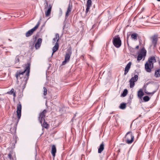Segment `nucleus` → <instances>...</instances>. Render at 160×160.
Instances as JSON below:
<instances>
[{
    "label": "nucleus",
    "mask_w": 160,
    "mask_h": 160,
    "mask_svg": "<svg viewBox=\"0 0 160 160\" xmlns=\"http://www.w3.org/2000/svg\"><path fill=\"white\" fill-rule=\"evenodd\" d=\"M30 72V64L28 63V65L25 68L23 71L18 70L15 76L17 79V82H18L19 79L23 78L22 83H24V85L27 83L29 76Z\"/></svg>",
    "instance_id": "f257e3e1"
},
{
    "label": "nucleus",
    "mask_w": 160,
    "mask_h": 160,
    "mask_svg": "<svg viewBox=\"0 0 160 160\" xmlns=\"http://www.w3.org/2000/svg\"><path fill=\"white\" fill-rule=\"evenodd\" d=\"M156 62L155 58L154 56L148 58L145 65V69L147 72H151V69L153 67V63Z\"/></svg>",
    "instance_id": "f03ea898"
},
{
    "label": "nucleus",
    "mask_w": 160,
    "mask_h": 160,
    "mask_svg": "<svg viewBox=\"0 0 160 160\" xmlns=\"http://www.w3.org/2000/svg\"><path fill=\"white\" fill-rule=\"evenodd\" d=\"M47 112L46 110H44L41 113H40L38 117V120L40 123L42 124V126L46 128L48 127V124L46 122H45L44 118L45 116V114Z\"/></svg>",
    "instance_id": "7ed1b4c3"
},
{
    "label": "nucleus",
    "mask_w": 160,
    "mask_h": 160,
    "mask_svg": "<svg viewBox=\"0 0 160 160\" xmlns=\"http://www.w3.org/2000/svg\"><path fill=\"white\" fill-rule=\"evenodd\" d=\"M126 138V142L128 144H131L133 142L134 136L131 132H128L125 135Z\"/></svg>",
    "instance_id": "20e7f679"
},
{
    "label": "nucleus",
    "mask_w": 160,
    "mask_h": 160,
    "mask_svg": "<svg viewBox=\"0 0 160 160\" xmlns=\"http://www.w3.org/2000/svg\"><path fill=\"white\" fill-rule=\"evenodd\" d=\"M146 50L145 48H142L138 56L137 60L138 61L141 60L143 57H144L146 55Z\"/></svg>",
    "instance_id": "39448f33"
},
{
    "label": "nucleus",
    "mask_w": 160,
    "mask_h": 160,
    "mask_svg": "<svg viewBox=\"0 0 160 160\" xmlns=\"http://www.w3.org/2000/svg\"><path fill=\"white\" fill-rule=\"evenodd\" d=\"M138 76L137 75H135L134 77H132L129 81L130 87L132 88L135 85V82L138 80Z\"/></svg>",
    "instance_id": "423d86ee"
},
{
    "label": "nucleus",
    "mask_w": 160,
    "mask_h": 160,
    "mask_svg": "<svg viewBox=\"0 0 160 160\" xmlns=\"http://www.w3.org/2000/svg\"><path fill=\"white\" fill-rule=\"evenodd\" d=\"M39 22H38L37 25L32 28L28 31L25 34L26 37H28L31 36L33 34V32L38 28L39 26Z\"/></svg>",
    "instance_id": "0eeeda50"
},
{
    "label": "nucleus",
    "mask_w": 160,
    "mask_h": 160,
    "mask_svg": "<svg viewBox=\"0 0 160 160\" xmlns=\"http://www.w3.org/2000/svg\"><path fill=\"white\" fill-rule=\"evenodd\" d=\"M17 112L18 118V121L21 118V115L22 105L20 102H19V103L17 105Z\"/></svg>",
    "instance_id": "6e6552de"
},
{
    "label": "nucleus",
    "mask_w": 160,
    "mask_h": 160,
    "mask_svg": "<svg viewBox=\"0 0 160 160\" xmlns=\"http://www.w3.org/2000/svg\"><path fill=\"white\" fill-rule=\"evenodd\" d=\"M47 7L48 8L47 10L45 12V16L47 17L49 16L51 12L52 8V5L51 4L48 5V3H47Z\"/></svg>",
    "instance_id": "1a4fd4ad"
},
{
    "label": "nucleus",
    "mask_w": 160,
    "mask_h": 160,
    "mask_svg": "<svg viewBox=\"0 0 160 160\" xmlns=\"http://www.w3.org/2000/svg\"><path fill=\"white\" fill-rule=\"evenodd\" d=\"M58 41H57V42L55 43L54 42L53 43H55V45L52 48V55L59 48V44L58 43Z\"/></svg>",
    "instance_id": "9d476101"
},
{
    "label": "nucleus",
    "mask_w": 160,
    "mask_h": 160,
    "mask_svg": "<svg viewBox=\"0 0 160 160\" xmlns=\"http://www.w3.org/2000/svg\"><path fill=\"white\" fill-rule=\"evenodd\" d=\"M113 43L115 47L117 48H118L121 45V41H113Z\"/></svg>",
    "instance_id": "9b49d317"
},
{
    "label": "nucleus",
    "mask_w": 160,
    "mask_h": 160,
    "mask_svg": "<svg viewBox=\"0 0 160 160\" xmlns=\"http://www.w3.org/2000/svg\"><path fill=\"white\" fill-rule=\"evenodd\" d=\"M70 57V54L69 53H67L65 56V60L63 62L62 65H65L67 62H68Z\"/></svg>",
    "instance_id": "f8f14e48"
},
{
    "label": "nucleus",
    "mask_w": 160,
    "mask_h": 160,
    "mask_svg": "<svg viewBox=\"0 0 160 160\" xmlns=\"http://www.w3.org/2000/svg\"><path fill=\"white\" fill-rule=\"evenodd\" d=\"M72 5H71L70 3L69 4L68 6V8L67 9V12L66 13L65 17L66 18H67L69 16V13L71 11L72 9Z\"/></svg>",
    "instance_id": "ddd939ff"
},
{
    "label": "nucleus",
    "mask_w": 160,
    "mask_h": 160,
    "mask_svg": "<svg viewBox=\"0 0 160 160\" xmlns=\"http://www.w3.org/2000/svg\"><path fill=\"white\" fill-rule=\"evenodd\" d=\"M132 63L131 62H129L126 65L125 69L124 74L125 75H126L128 73L129 70L131 66V65Z\"/></svg>",
    "instance_id": "4468645a"
},
{
    "label": "nucleus",
    "mask_w": 160,
    "mask_h": 160,
    "mask_svg": "<svg viewBox=\"0 0 160 160\" xmlns=\"http://www.w3.org/2000/svg\"><path fill=\"white\" fill-rule=\"evenodd\" d=\"M131 38L132 39L135 40L137 39H141L140 37L138 34L136 33H133L131 34Z\"/></svg>",
    "instance_id": "2eb2a0df"
},
{
    "label": "nucleus",
    "mask_w": 160,
    "mask_h": 160,
    "mask_svg": "<svg viewBox=\"0 0 160 160\" xmlns=\"http://www.w3.org/2000/svg\"><path fill=\"white\" fill-rule=\"evenodd\" d=\"M150 39L151 40H158V39H160V36L157 34H155L151 37Z\"/></svg>",
    "instance_id": "dca6fc26"
},
{
    "label": "nucleus",
    "mask_w": 160,
    "mask_h": 160,
    "mask_svg": "<svg viewBox=\"0 0 160 160\" xmlns=\"http://www.w3.org/2000/svg\"><path fill=\"white\" fill-rule=\"evenodd\" d=\"M104 144L103 142L100 145L99 148L98 149V153H101L104 149Z\"/></svg>",
    "instance_id": "f3484780"
},
{
    "label": "nucleus",
    "mask_w": 160,
    "mask_h": 160,
    "mask_svg": "<svg viewBox=\"0 0 160 160\" xmlns=\"http://www.w3.org/2000/svg\"><path fill=\"white\" fill-rule=\"evenodd\" d=\"M42 41H37V42L36 43L35 47L36 49L39 48L41 45L42 43Z\"/></svg>",
    "instance_id": "a211bd4d"
},
{
    "label": "nucleus",
    "mask_w": 160,
    "mask_h": 160,
    "mask_svg": "<svg viewBox=\"0 0 160 160\" xmlns=\"http://www.w3.org/2000/svg\"><path fill=\"white\" fill-rule=\"evenodd\" d=\"M56 152V149L55 146L54 145H53L52 146V154L53 157H55Z\"/></svg>",
    "instance_id": "6ab92c4d"
},
{
    "label": "nucleus",
    "mask_w": 160,
    "mask_h": 160,
    "mask_svg": "<svg viewBox=\"0 0 160 160\" xmlns=\"http://www.w3.org/2000/svg\"><path fill=\"white\" fill-rule=\"evenodd\" d=\"M144 93L141 89L139 90L138 92V95L139 98H141L144 95Z\"/></svg>",
    "instance_id": "aec40b11"
},
{
    "label": "nucleus",
    "mask_w": 160,
    "mask_h": 160,
    "mask_svg": "<svg viewBox=\"0 0 160 160\" xmlns=\"http://www.w3.org/2000/svg\"><path fill=\"white\" fill-rule=\"evenodd\" d=\"M155 76L157 78L160 77V69L156 70L155 72Z\"/></svg>",
    "instance_id": "412c9836"
},
{
    "label": "nucleus",
    "mask_w": 160,
    "mask_h": 160,
    "mask_svg": "<svg viewBox=\"0 0 160 160\" xmlns=\"http://www.w3.org/2000/svg\"><path fill=\"white\" fill-rule=\"evenodd\" d=\"M119 107L122 109H124L126 107V104L125 103H122L120 104Z\"/></svg>",
    "instance_id": "4be33fe9"
},
{
    "label": "nucleus",
    "mask_w": 160,
    "mask_h": 160,
    "mask_svg": "<svg viewBox=\"0 0 160 160\" xmlns=\"http://www.w3.org/2000/svg\"><path fill=\"white\" fill-rule=\"evenodd\" d=\"M128 90L127 89H125L122 93L121 94V96L124 97H125L128 93Z\"/></svg>",
    "instance_id": "5701e85b"
},
{
    "label": "nucleus",
    "mask_w": 160,
    "mask_h": 160,
    "mask_svg": "<svg viewBox=\"0 0 160 160\" xmlns=\"http://www.w3.org/2000/svg\"><path fill=\"white\" fill-rule=\"evenodd\" d=\"M19 56H17L15 58V63H19Z\"/></svg>",
    "instance_id": "b1692460"
},
{
    "label": "nucleus",
    "mask_w": 160,
    "mask_h": 160,
    "mask_svg": "<svg viewBox=\"0 0 160 160\" xmlns=\"http://www.w3.org/2000/svg\"><path fill=\"white\" fill-rule=\"evenodd\" d=\"M92 1L91 0H88L87 2V6L91 7V6Z\"/></svg>",
    "instance_id": "393cba45"
},
{
    "label": "nucleus",
    "mask_w": 160,
    "mask_h": 160,
    "mask_svg": "<svg viewBox=\"0 0 160 160\" xmlns=\"http://www.w3.org/2000/svg\"><path fill=\"white\" fill-rule=\"evenodd\" d=\"M143 99L145 102H147L149 100L150 98L148 96H145L143 98Z\"/></svg>",
    "instance_id": "a878e982"
},
{
    "label": "nucleus",
    "mask_w": 160,
    "mask_h": 160,
    "mask_svg": "<svg viewBox=\"0 0 160 160\" xmlns=\"http://www.w3.org/2000/svg\"><path fill=\"white\" fill-rule=\"evenodd\" d=\"M59 34L57 33L55 35V37L54 38L53 40H59Z\"/></svg>",
    "instance_id": "bb28decb"
},
{
    "label": "nucleus",
    "mask_w": 160,
    "mask_h": 160,
    "mask_svg": "<svg viewBox=\"0 0 160 160\" xmlns=\"http://www.w3.org/2000/svg\"><path fill=\"white\" fill-rule=\"evenodd\" d=\"M144 92H145L148 95H152L154 94V93L155 92V91H154L153 92H149L147 91L146 89L144 90Z\"/></svg>",
    "instance_id": "cd10ccee"
},
{
    "label": "nucleus",
    "mask_w": 160,
    "mask_h": 160,
    "mask_svg": "<svg viewBox=\"0 0 160 160\" xmlns=\"http://www.w3.org/2000/svg\"><path fill=\"white\" fill-rule=\"evenodd\" d=\"M157 43V41H152V44L151 45V46H153L154 47H155Z\"/></svg>",
    "instance_id": "c85d7f7f"
},
{
    "label": "nucleus",
    "mask_w": 160,
    "mask_h": 160,
    "mask_svg": "<svg viewBox=\"0 0 160 160\" xmlns=\"http://www.w3.org/2000/svg\"><path fill=\"white\" fill-rule=\"evenodd\" d=\"M14 89L12 88L11 90L7 92V93L10 95L12 94L14 92Z\"/></svg>",
    "instance_id": "c756f323"
},
{
    "label": "nucleus",
    "mask_w": 160,
    "mask_h": 160,
    "mask_svg": "<svg viewBox=\"0 0 160 160\" xmlns=\"http://www.w3.org/2000/svg\"><path fill=\"white\" fill-rule=\"evenodd\" d=\"M43 95L44 96L46 95L47 94V89L45 87H44L43 88Z\"/></svg>",
    "instance_id": "7c9ffc66"
},
{
    "label": "nucleus",
    "mask_w": 160,
    "mask_h": 160,
    "mask_svg": "<svg viewBox=\"0 0 160 160\" xmlns=\"http://www.w3.org/2000/svg\"><path fill=\"white\" fill-rule=\"evenodd\" d=\"M112 40H120V38L118 36H115Z\"/></svg>",
    "instance_id": "2f4dec72"
},
{
    "label": "nucleus",
    "mask_w": 160,
    "mask_h": 160,
    "mask_svg": "<svg viewBox=\"0 0 160 160\" xmlns=\"http://www.w3.org/2000/svg\"><path fill=\"white\" fill-rule=\"evenodd\" d=\"M8 157L10 159V160H13V158L12 157V155L10 153H9L8 154Z\"/></svg>",
    "instance_id": "473e14b6"
},
{
    "label": "nucleus",
    "mask_w": 160,
    "mask_h": 160,
    "mask_svg": "<svg viewBox=\"0 0 160 160\" xmlns=\"http://www.w3.org/2000/svg\"><path fill=\"white\" fill-rule=\"evenodd\" d=\"M90 7L87 6V8L86 9V13H87L89 11V10L90 9Z\"/></svg>",
    "instance_id": "72a5a7b5"
},
{
    "label": "nucleus",
    "mask_w": 160,
    "mask_h": 160,
    "mask_svg": "<svg viewBox=\"0 0 160 160\" xmlns=\"http://www.w3.org/2000/svg\"><path fill=\"white\" fill-rule=\"evenodd\" d=\"M12 94L13 95V96L14 97V98L16 96L15 92H13Z\"/></svg>",
    "instance_id": "f704fd0d"
},
{
    "label": "nucleus",
    "mask_w": 160,
    "mask_h": 160,
    "mask_svg": "<svg viewBox=\"0 0 160 160\" xmlns=\"http://www.w3.org/2000/svg\"><path fill=\"white\" fill-rule=\"evenodd\" d=\"M76 116V115H75L74 116L73 118H72V122H73V119L74 118H75V117Z\"/></svg>",
    "instance_id": "c9c22d12"
},
{
    "label": "nucleus",
    "mask_w": 160,
    "mask_h": 160,
    "mask_svg": "<svg viewBox=\"0 0 160 160\" xmlns=\"http://www.w3.org/2000/svg\"><path fill=\"white\" fill-rule=\"evenodd\" d=\"M38 40H42V39L40 38H39L38 39Z\"/></svg>",
    "instance_id": "e433bc0d"
},
{
    "label": "nucleus",
    "mask_w": 160,
    "mask_h": 160,
    "mask_svg": "<svg viewBox=\"0 0 160 160\" xmlns=\"http://www.w3.org/2000/svg\"><path fill=\"white\" fill-rule=\"evenodd\" d=\"M138 48V46H137L136 47V48Z\"/></svg>",
    "instance_id": "4c0bfd02"
},
{
    "label": "nucleus",
    "mask_w": 160,
    "mask_h": 160,
    "mask_svg": "<svg viewBox=\"0 0 160 160\" xmlns=\"http://www.w3.org/2000/svg\"><path fill=\"white\" fill-rule=\"evenodd\" d=\"M159 65H160V61L159 62Z\"/></svg>",
    "instance_id": "58836bf2"
},
{
    "label": "nucleus",
    "mask_w": 160,
    "mask_h": 160,
    "mask_svg": "<svg viewBox=\"0 0 160 160\" xmlns=\"http://www.w3.org/2000/svg\"><path fill=\"white\" fill-rule=\"evenodd\" d=\"M158 1L160 2V0H157Z\"/></svg>",
    "instance_id": "ea45409f"
},
{
    "label": "nucleus",
    "mask_w": 160,
    "mask_h": 160,
    "mask_svg": "<svg viewBox=\"0 0 160 160\" xmlns=\"http://www.w3.org/2000/svg\"><path fill=\"white\" fill-rule=\"evenodd\" d=\"M32 44H33V45H32V46H33L34 45V44L33 43H32Z\"/></svg>",
    "instance_id": "a19ab883"
},
{
    "label": "nucleus",
    "mask_w": 160,
    "mask_h": 160,
    "mask_svg": "<svg viewBox=\"0 0 160 160\" xmlns=\"http://www.w3.org/2000/svg\"><path fill=\"white\" fill-rule=\"evenodd\" d=\"M1 18L0 17V19H1Z\"/></svg>",
    "instance_id": "79ce46f5"
}]
</instances>
